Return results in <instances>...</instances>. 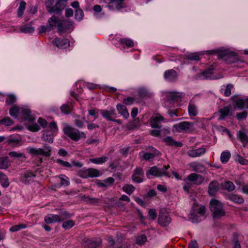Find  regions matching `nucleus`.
I'll return each instance as SVG.
<instances>
[{
    "mask_svg": "<svg viewBox=\"0 0 248 248\" xmlns=\"http://www.w3.org/2000/svg\"><path fill=\"white\" fill-rule=\"evenodd\" d=\"M9 114L12 117L17 119L20 122L27 120L32 122L35 120V117L31 115L30 109L16 105H14L10 108Z\"/></svg>",
    "mask_w": 248,
    "mask_h": 248,
    "instance_id": "1",
    "label": "nucleus"
},
{
    "mask_svg": "<svg viewBox=\"0 0 248 248\" xmlns=\"http://www.w3.org/2000/svg\"><path fill=\"white\" fill-rule=\"evenodd\" d=\"M210 209L214 219L219 218L225 216L223 203L216 199H212L210 203Z\"/></svg>",
    "mask_w": 248,
    "mask_h": 248,
    "instance_id": "2",
    "label": "nucleus"
},
{
    "mask_svg": "<svg viewBox=\"0 0 248 248\" xmlns=\"http://www.w3.org/2000/svg\"><path fill=\"white\" fill-rule=\"evenodd\" d=\"M27 150L28 153L31 155H42L48 157L51 155L52 148L47 144H44L42 148L28 147Z\"/></svg>",
    "mask_w": 248,
    "mask_h": 248,
    "instance_id": "3",
    "label": "nucleus"
},
{
    "mask_svg": "<svg viewBox=\"0 0 248 248\" xmlns=\"http://www.w3.org/2000/svg\"><path fill=\"white\" fill-rule=\"evenodd\" d=\"M63 132L71 140L78 141L82 138L85 139L86 136L83 132L80 131L78 129L71 127L66 126L63 128Z\"/></svg>",
    "mask_w": 248,
    "mask_h": 248,
    "instance_id": "4",
    "label": "nucleus"
},
{
    "mask_svg": "<svg viewBox=\"0 0 248 248\" xmlns=\"http://www.w3.org/2000/svg\"><path fill=\"white\" fill-rule=\"evenodd\" d=\"M205 208L203 206H199L197 202L194 201L193 206L191 210L190 218L193 222L200 221L201 217H204Z\"/></svg>",
    "mask_w": 248,
    "mask_h": 248,
    "instance_id": "5",
    "label": "nucleus"
},
{
    "mask_svg": "<svg viewBox=\"0 0 248 248\" xmlns=\"http://www.w3.org/2000/svg\"><path fill=\"white\" fill-rule=\"evenodd\" d=\"M47 11L49 13L60 14L64 8L61 0L55 2V0H47L45 3Z\"/></svg>",
    "mask_w": 248,
    "mask_h": 248,
    "instance_id": "6",
    "label": "nucleus"
},
{
    "mask_svg": "<svg viewBox=\"0 0 248 248\" xmlns=\"http://www.w3.org/2000/svg\"><path fill=\"white\" fill-rule=\"evenodd\" d=\"M73 25L74 22L71 20H61L59 26L58 33L62 34L68 30H73Z\"/></svg>",
    "mask_w": 248,
    "mask_h": 248,
    "instance_id": "7",
    "label": "nucleus"
},
{
    "mask_svg": "<svg viewBox=\"0 0 248 248\" xmlns=\"http://www.w3.org/2000/svg\"><path fill=\"white\" fill-rule=\"evenodd\" d=\"M146 174L148 179H152L153 177H160L162 175H167V172L165 171L163 169H161L156 166H153L146 171Z\"/></svg>",
    "mask_w": 248,
    "mask_h": 248,
    "instance_id": "8",
    "label": "nucleus"
},
{
    "mask_svg": "<svg viewBox=\"0 0 248 248\" xmlns=\"http://www.w3.org/2000/svg\"><path fill=\"white\" fill-rule=\"evenodd\" d=\"M220 57L228 63H232L237 61V55L233 52L224 51L219 54Z\"/></svg>",
    "mask_w": 248,
    "mask_h": 248,
    "instance_id": "9",
    "label": "nucleus"
},
{
    "mask_svg": "<svg viewBox=\"0 0 248 248\" xmlns=\"http://www.w3.org/2000/svg\"><path fill=\"white\" fill-rule=\"evenodd\" d=\"M171 221V219L168 212L165 210L160 211L158 218V222L160 225L163 227L167 226Z\"/></svg>",
    "mask_w": 248,
    "mask_h": 248,
    "instance_id": "10",
    "label": "nucleus"
},
{
    "mask_svg": "<svg viewBox=\"0 0 248 248\" xmlns=\"http://www.w3.org/2000/svg\"><path fill=\"white\" fill-rule=\"evenodd\" d=\"M144 172L141 168H137L134 171L131 176L132 181L137 183H140L144 181Z\"/></svg>",
    "mask_w": 248,
    "mask_h": 248,
    "instance_id": "11",
    "label": "nucleus"
},
{
    "mask_svg": "<svg viewBox=\"0 0 248 248\" xmlns=\"http://www.w3.org/2000/svg\"><path fill=\"white\" fill-rule=\"evenodd\" d=\"M193 123L189 122L184 121L176 124L174 125L173 128L178 132L188 131L192 127Z\"/></svg>",
    "mask_w": 248,
    "mask_h": 248,
    "instance_id": "12",
    "label": "nucleus"
},
{
    "mask_svg": "<svg viewBox=\"0 0 248 248\" xmlns=\"http://www.w3.org/2000/svg\"><path fill=\"white\" fill-rule=\"evenodd\" d=\"M36 176L35 173L31 171H27L22 174L20 180L22 183L27 184L33 182Z\"/></svg>",
    "mask_w": 248,
    "mask_h": 248,
    "instance_id": "13",
    "label": "nucleus"
},
{
    "mask_svg": "<svg viewBox=\"0 0 248 248\" xmlns=\"http://www.w3.org/2000/svg\"><path fill=\"white\" fill-rule=\"evenodd\" d=\"M6 143L13 147H18L22 144L21 139L16 135H11L6 138Z\"/></svg>",
    "mask_w": 248,
    "mask_h": 248,
    "instance_id": "14",
    "label": "nucleus"
},
{
    "mask_svg": "<svg viewBox=\"0 0 248 248\" xmlns=\"http://www.w3.org/2000/svg\"><path fill=\"white\" fill-rule=\"evenodd\" d=\"M125 0H108V8L110 10H120L124 7Z\"/></svg>",
    "mask_w": 248,
    "mask_h": 248,
    "instance_id": "15",
    "label": "nucleus"
},
{
    "mask_svg": "<svg viewBox=\"0 0 248 248\" xmlns=\"http://www.w3.org/2000/svg\"><path fill=\"white\" fill-rule=\"evenodd\" d=\"M53 44L60 49H64L70 46L69 41L65 38H56L52 42Z\"/></svg>",
    "mask_w": 248,
    "mask_h": 248,
    "instance_id": "16",
    "label": "nucleus"
},
{
    "mask_svg": "<svg viewBox=\"0 0 248 248\" xmlns=\"http://www.w3.org/2000/svg\"><path fill=\"white\" fill-rule=\"evenodd\" d=\"M177 77V73L173 69L167 70L164 73V78L165 79L169 82H173L176 81Z\"/></svg>",
    "mask_w": 248,
    "mask_h": 248,
    "instance_id": "17",
    "label": "nucleus"
},
{
    "mask_svg": "<svg viewBox=\"0 0 248 248\" xmlns=\"http://www.w3.org/2000/svg\"><path fill=\"white\" fill-rule=\"evenodd\" d=\"M102 116L108 121H112L113 118L117 117L115 110L113 108H110L109 110L102 109L101 110Z\"/></svg>",
    "mask_w": 248,
    "mask_h": 248,
    "instance_id": "18",
    "label": "nucleus"
},
{
    "mask_svg": "<svg viewBox=\"0 0 248 248\" xmlns=\"http://www.w3.org/2000/svg\"><path fill=\"white\" fill-rule=\"evenodd\" d=\"M206 152V149L204 147H200L196 149L189 150L187 154L188 156L191 157H196L204 155Z\"/></svg>",
    "mask_w": 248,
    "mask_h": 248,
    "instance_id": "19",
    "label": "nucleus"
},
{
    "mask_svg": "<svg viewBox=\"0 0 248 248\" xmlns=\"http://www.w3.org/2000/svg\"><path fill=\"white\" fill-rule=\"evenodd\" d=\"M61 20V19H59L58 17L53 15L48 19L47 25L51 30L57 28V30L58 31Z\"/></svg>",
    "mask_w": 248,
    "mask_h": 248,
    "instance_id": "20",
    "label": "nucleus"
},
{
    "mask_svg": "<svg viewBox=\"0 0 248 248\" xmlns=\"http://www.w3.org/2000/svg\"><path fill=\"white\" fill-rule=\"evenodd\" d=\"M187 179L189 181L193 182L194 184L197 185H201L204 180V178L203 176L195 173L189 174Z\"/></svg>",
    "mask_w": 248,
    "mask_h": 248,
    "instance_id": "21",
    "label": "nucleus"
},
{
    "mask_svg": "<svg viewBox=\"0 0 248 248\" xmlns=\"http://www.w3.org/2000/svg\"><path fill=\"white\" fill-rule=\"evenodd\" d=\"M164 120L163 116L160 114H157L155 116L152 117L151 119V125L153 128H158L159 127V124L161 122Z\"/></svg>",
    "mask_w": 248,
    "mask_h": 248,
    "instance_id": "22",
    "label": "nucleus"
},
{
    "mask_svg": "<svg viewBox=\"0 0 248 248\" xmlns=\"http://www.w3.org/2000/svg\"><path fill=\"white\" fill-rule=\"evenodd\" d=\"M219 189V185L217 181H212L208 186V193L211 196H215Z\"/></svg>",
    "mask_w": 248,
    "mask_h": 248,
    "instance_id": "23",
    "label": "nucleus"
},
{
    "mask_svg": "<svg viewBox=\"0 0 248 248\" xmlns=\"http://www.w3.org/2000/svg\"><path fill=\"white\" fill-rule=\"evenodd\" d=\"M116 108L118 113L123 116L124 119H127L129 117V112L126 107L124 105L118 104L116 105Z\"/></svg>",
    "mask_w": 248,
    "mask_h": 248,
    "instance_id": "24",
    "label": "nucleus"
},
{
    "mask_svg": "<svg viewBox=\"0 0 248 248\" xmlns=\"http://www.w3.org/2000/svg\"><path fill=\"white\" fill-rule=\"evenodd\" d=\"M44 220L47 224L54 223L56 222H60L59 216L57 215L50 214L46 216Z\"/></svg>",
    "mask_w": 248,
    "mask_h": 248,
    "instance_id": "25",
    "label": "nucleus"
},
{
    "mask_svg": "<svg viewBox=\"0 0 248 248\" xmlns=\"http://www.w3.org/2000/svg\"><path fill=\"white\" fill-rule=\"evenodd\" d=\"M226 198L228 200L238 204H242L244 202L242 197L237 194H229L227 195Z\"/></svg>",
    "mask_w": 248,
    "mask_h": 248,
    "instance_id": "26",
    "label": "nucleus"
},
{
    "mask_svg": "<svg viewBox=\"0 0 248 248\" xmlns=\"http://www.w3.org/2000/svg\"><path fill=\"white\" fill-rule=\"evenodd\" d=\"M188 111L190 117H195L198 113V108L193 101H190L188 106Z\"/></svg>",
    "mask_w": 248,
    "mask_h": 248,
    "instance_id": "27",
    "label": "nucleus"
},
{
    "mask_svg": "<svg viewBox=\"0 0 248 248\" xmlns=\"http://www.w3.org/2000/svg\"><path fill=\"white\" fill-rule=\"evenodd\" d=\"M219 117L218 119L219 120H222L226 118V117L230 113V107H224L218 110Z\"/></svg>",
    "mask_w": 248,
    "mask_h": 248,
    "instance_id": "28",
    "label": "nucleus"
},
{
    "mask_svg": "<svg viewBox=\"0 0 248 248\" xmlns=\"http://www.w3.org/2000/svg\"><path fill=\"white\" fill-rule=\"evenodd\" d=\"M54 134L52 130H46L42 135V140L49 143H52L53 141Z\"/></svg>",
    "mask_w": 248,
    "mask_h": 248,
    "instance_id": "29",
    "label": "nucleus"
},
{
    "mask_svg": "<svg viewBox=\"0 0 248 248\" xmlns=\"http://www.w3.org/2000/svg\"><path fill=\"white\" fill-rule=\"evenodd\" d=\"M163 141L169 146H174L175 147H182L183 146V144L181 142L174 140L170 136H168L165 138Z\"/></svg>",
    "mask_w": 248,
    "mask_h": 248,
    "instance_id": "30",
    "label": "nucleus"
},
{
    "mask_svg": "<svg viewBox=\"0 0 248 248\" xmlns=\"http://www.w3.org/2000/svg\"><path fill=\"white\" fill-rule=\"evenodd\" d=\"M152 153H145L143 155L144 160H149L153 159L159 154V152L154 148H152Z\"/></svg>",
    "mask_w": 248,
    "mask_h": 248,
    "instance_id": "31",
    "label": "nucleus"
},
{
    "mask_svg": "<svg viewBox=\"0 0 248 248\" xmlns=\"http://www.w3.org/2000/svg\"><path fill=\"white\" fill-rule=\"evenodd\" d=\"M0 184L4 188L8 187L10 185L7 176L1 171H0Z\"/></svg>",
    "mask_w": 248,
    "mask_h": 248,
    "instance_id": "32",
    "label": "nucleus"
},
{
    "mask_svg": "<svg viewBox=\"0 0 248 248\" xmlns=\"http://www.w3.org/2000/svg\"><path fill=\"white\" fill-rule=\"evenodd\" d=\"M108 160V157L106 156H102L99 157L90 158V161L95 164H102L105 163Z\"/></svg>",
    "mask_w": 248,
    "mask_h": 248,
    "instance_id": "33",
    "label": "nucleus"
},
{
    "mask_svg": "<svg viewBox=\"0 0 248 248\" xmlns=\"http://www.w3.org/2000/svg\"><path fill=\"white\" fill-rule=\"evenodd\" d=\"M189 167L194 171L200 172L202 169H204V166L197 162H193L189 164Z\"/></svg>",
    "mask_w": 248,
    "mask_h": 248,
    "instance_id": "34",
    "label": "nucleus"
},
{
    "mask_svg": "<svg viewBox=\"0 0 248 248\" xmlns=\"http://www.w3.org/2000/svg\"><path fill=\"white\" fill-rule=\"evenodd\" d=\"M223 189L228 190V191H232L235 188V186L233 183L230 181H226L221 184Z\"/></svg>",
    "mask_w": 248,
    "mask_h": 248,
    "instance_id": "35",
    "label": "nucleus"
},
{
    "mask_svg": "<svg viewBox=\"0 0 248 248\" xmlns=\"http://www.w3.org/2000/svg\"><path fill=\"white\" fill-rule=\"evenodd\" d=\"M237 136L240 140L244 144L248 143V136L247 134L243 131H239L237 134Z\"/></svg>",
    "mask_w": 248,
    "mask_h": 248,
    "instance_id": "36",
    "label": "nucleus"
},
{
    "mask_svg": "<svg viewBox=\"0 0 248 248\" xmlns=\"http://www.w3.org/2000/svg\"><path fill=\"white\" fill-rule=\"evenodd\" d=\"M9 166L7 157H0V169H6Z\"/></svg>",
    "mask_w": 248,
    "mask_h": 248,
    "instance_id": "37",
    "label": "nucleus"
},
{
    "mask_svg": "<svg viewBox=\"0 0 248 248\" xmlns=\"http://www.w3.org/2000/svg\"><path fill=\"white\" fill-rule=\"evenodd\" d=\"M231 157V153L229 151L223 152L220 155V161L222 163H225L227 162Z\"/></svg>",
    "mask_w": 248,
    "mask_h": 248,
    "instance_id": "38",
    "label": "nucleus"
},
{
    "mask_svg": "<svg viewBox=\"0 0 248 248\" xmlns=\"http://www.w3.org/2000/svg\"><path fill=\"white\" fill-rule=\"evenodd\" d=\"M222 87L224 88V95L226 97L230 96L232 94L231 90L233 88V85L232 84H228L226 86L223 85Z\"/></svg>",
    "mask_w": 248,
    "mask_h": 248,
    "instance_id": "39",
    "label": "nucleus"
},
{
    "mask_svg": "<svg viewBox=\"0 0 248 248\" xmlns=\"http://www.w3.org/2000/svg\"><path fill=\"white\" fill-rule=\"evenodd\" d=\"M89 177H97L101 175V173L99 170L96 169L89 168L88 169Z\"/></svg>",
    "mask_w": 248,
    "mask_h": 248,
    "instance_id": "40",
    "label": "nucleus"
},
{
    "mask_svg": "<svg viewBox=\"0 0 248 248\" xmlns=\"http://www.w3.org/2000/svg\"><path fill=\"white\" fill-rule=\"evenodd\" d=\"M119 42L121 44L125 45L127 47H132L134 45V42L130 39L122 38L119 40Z\"/></svg>",
    "mask_w": 248,
    "mask_h": 248,
    "instance_id": "41",
    "label": "nucleus"
},
{
    "mask_svg": "<svg viewBox=\"0 0 248 248\" xmlns=\"http://www.w3.org/2000/svg\"><path fill=\"white\" fill-rule=\"evenodd\" d=\"M123 190L128 195H131L135 190V187L132 185H125L123 187Z\"/></svg>",
    "mask_w": 248,
    "mask_h": 248,
    "instance_id": "42",
    "label": "nucleus"
},
{
    "mask_svg": "<svg viewBox=\"0 0 248 248\" xmlns=\"http://www.w3.org/2000/svg\"><path fill=\"white\" fill-rule=\"evenodd\" d=\"M26 5V3L25 1H22L20 2L17 11V16L18 17H22L24 14V11L25 9Z\"/></svg>",
    "mask_w": 248,
    "mask_h": 248,
    "instance_id": "43",
    "label": "nucleus"
},
{
    "mask_svg": "<svg viewBox=\"0 0 248 248\" xmlns=\"http://www.w3.org/2000/svg\"><path fill=\"white\" fill-rule=\"evenodd\" d=\"M13 124V121L9 117H6L2 119H0V124H3L5 126H11Z\"/></svg>",
    "mask_w": 248,
    "mask_h": 248,
    "instance_id": "44",
    "label": "nucleus"
},
{
    "mask_svg": "<svg viewBox=\"0 0 248 248\" xmlns=\"http://www.w3.org/2000/svg\"><path fill=\"white\" fill-rule=\"evenodd\" d=\"M72 216V214H70L65 211L61 212L60 214L58 215V216H59V218L60 219V222L63 221L66 219L71 217Z\"/></svg>",
    "mask_w": 248,
    "mask_h": 248,
    "instance_id": "45",
    "label": "nucleus"
},
{
    "mask_svg": "<svg viewBox=\"0 0 248 248\" xmlns=\"http://www.w3.org/2000/svg\"><path fill=\"white\" fill-rule=\"evenodd\" d=\"M61 110L63 113L68 114L71 112V105L70 104H63L61 107Z\"/></svg>",
    "mask_w": 248,
    "mask_h": 248,
    "instance_id": "46",
    "label": "nucleus"
},
{
    "mask_svg": "<svg viewBox=\"0 0 248 248\" xmlns=\"http://www.w3.org/2000/svg\"><path fill=\"white\" fill-rule=\"evenodd\" d=\"M27 227V225L24 224H19L12 227L10 229V231L11 232H16L21 229H25Z\"/></svg>",
    "mask_w": 248,
    "mask_h": 248,
    "instance_id": "47",
    "label": "nucleus"
},
{
    "mask_svg": "<svg viewBox=\"0 0 248 248\" xmlns=\"http://www.w3.org/2000/svg\"><path fill=\"white\" fill-rule=\"evenodd\" d=\"M16 101V97L14 94H9L6 98V103L7 105H12Z\"/></svg>",
    "mask_w": 248,
    "mask_h": 248,
    "instance_id": "48",
    "label": "nucleus"
},
{
    "mask_svg": "<svg viewBox=\"0 0 248 248\" xmlns=\"http://www.w3.org/2000/svg\"><path fill=\"white\" fill-rule=\"evenodd\" d=\"M61 180V185L62 186H68L70 185L69 178L63 174H61L58 176Z\"/></svg>",
    "mask_w": 248,
    "mask_h": 248,
    "instance_id": "49",
    "label": "nucleus"
},
{
    "mask_svg": "<svg viewBox=\"0 0 248 248\" xmlns=\"http://www.w3.org/2000/svg\"><path fill=\"white\" fill-rule=\"evenodd\" d=\"M75 225V222L72 220H68L64 221L62 225V227L65 230L70 229L72 228Z\"/></svg>",
    "mask_w": 248,
    "mask_h": 248,
    "instance_id": "50",
    "label": "nucleus"
},
{
    "mask_svg": "<svg viewBox=\"0 0 248 248\" xmlns=\"http://www.w3.org/2000/svg\"><path fill=\"white\" fill-rule=\"evenodd\" d=\"M9 155L14 158H26L25 155L22 153H19L15 151L10 152L8 154Z\"/></svg>",
    "mask_w": 248,
    "mask_h": 248,
    "instance_id": "51",
    "label": "nucleus"
},
{
    "mask_svg": "<svg viewBox=\"0 0 248 248\" xmlns=\"http://www.w3.org/2000/svg\"><path fill=\"white\" fill-rule=\"evenodd\" d=\"M146 241L147 237L144 234L139 235L136 238V243L140 245H143Z\"/></svg>",
    "mask_w": 248,
    "mask_h": 248,
    "instance_id": "52",
    "label": "nucleus"
},
{
    "mask_svg": "<svg viewBox=\"0 0 248 248\" xmlns=\"http://www.w3.org/2000/svg\"><path fill=\"white\" fill-rule=\"evenodd\" d=\"M83 16L84 13L82 10L80 8L77 9L75 13V18L78 21H80L83 19Z\"/></svg>",
    "mask_w": 248,
    "mask_h": 248,
    "instance_id": "53",
    "label": "nucleus"
},
{
    "mask_svg": "<svg viewBox=\"0 0 248 248\" xmlns=\"http://www.w3.org/2000/svg\"><path fill=\"white\" fill-rule=\"evenodd\" d=\"M181 98V95L179 93H172L168 95V99L170 101H178Z\"/></svg>",
    "mask_w": 248,
    "mask_h": 248,
    "instance_id": "54",
    "label": "nucleus"
},
{
    "mask_svg": "<svg viewBox=\"0 0 248 248\" xmlns=\"http://www.w3.org/2000/svg\"><path fill=\"white\" fill-rule=\"evenodd\" d=\"M56 162L58 163L59 165H60L62 166L66 167V168H71L72 167V165L70 163L67 161H65L62 159H57L56 160Z\"/></svg>",
    "mask_w": 248,
    "mask_h": 248,
    "instance_id": "55",
    "label": "nucleus"
},
{
    "mask_svg": "<svg viewBox=\"0 0 248 248\" xmlns=\"http://www.w3.org/2000/svg\"><path fill=\"white\" fill-rule=\"evenodd\" d=\"M135 101V99L132 97H128L124 98L123 100V103L124 104L129 106L133 104Z\"/></svg>",
    "mask_w": 248,
    "mask_h": 248,
    "instance_id": "56",
    "label": "nucleus"
},
{
    "mask_svg": "<svg viewBox=\"0 0 248 248\" xmlns=\"http://www.w3.org/2000/svg\"><path fill=\"white\" fill-rule=\"evenodd\" d=\"M235 160L242 165H248V160L246 159H245L244 158H243L242 156L239 155H236Z\"/></svg>",
    "mask_w": 248,
    "mask_h": 248,
    "instance_id": "57",
    "label": "nucleus"
},
{
    "mask_svg": "<svg viewBox=\"0 0 248 248\" xmlns=\"http://www.w3.org/2000/svg\"><path fill=\"white\" fill-rule=\"evenodd\" d=\"M89 170L83 169L78 172V176L83 178H87L89 177V174H88Z\"/></svg>",
    "mask_w": 248,
    "mask_h": 248,
    "instance_id": "58",
    "label": "nucleus"
},
{
    "mask_svg": "<svg viewBox=\"0 0 248 248\" xmlns=\"http://www.w3.org/2000/svg\"><path fill=\"white\" fill-rule=\"evenodd\" d=\"M21 32L23 33H32L34 31V29L31 26H25L21 28Z\"/></svg>",
    "mask_w": 248,
    "mask_h": 248,
    "instance_id": "59",
    "label": "nucleus"
},
{
    "mask_svg": "<svg viewBox=\"0 0 248 248\" xmlns=\"http://www.w3.org/2000/svg\"><path fill=\"white\" fill-rule=\"evenodd\" d=\"M246 104V100L238 99L236 100V106L240 109H243Z\"/></svg>",
    "mask_w": 248,
    "mask_h": 248,
    "instance_id": "60",
    "label": "nucleus"
},
{
    "mask_svg": "<svg viewBox=\"0 0 248 248\" xmlns=\"http://www.w3.org/2000/svg\"><path fill=\"white\" fill-rule=\"evenodd\" d=\"M99 140L90 138L86 140L85 144L87 145L94 144L97 145L99 143Z\"/></svg>",
    "mask_w": 248,
    "mask_h": 248,
    "instance_id": "61",
    "label": "nucleus"
},
{
    "mask_svg": "<svg viewBox=\"0 0 248 248\" xmlns=\"http://www.w3.org/2000/svg\"><path fill=\"white\" fill-rule=\"evenodd\" d=\"M148 215L152 220H155L157 217V213L155 209H150L149 210Z\"/></svg>",
    "mask_w": 248,
    "mask_h": 248,
    "instance_id": "62",
    "label": "nucleus"
},
{
    "mask_svg": "<svg viewBox=\"0 0 248 248\" xmlns=\"http://www.w3.org/2000/svg\"><path fill=\"white\" fill-rule=\"evenodd\" d=\"M213 69L212 68H209L207 70H204L202 74L206 78H209L211 77L213 73Z\"/></svg>",
    "mask_w": 248,
    "mask_h": 248,
    "instance_id": "63",
    "label": "nucleus"
},
{
    "mask_svg": "<svg viewBox=\"0 0 248 248\" xmlns=\"http://www.w3.org/2000/svg\"><path fill=\"white\" fill-rule=\"evenodd\" d=\"M40 129V126L36 123H33L29 126V129L30 131L37 132Z\"/></svg>",
    "mask_w": 248,
    "mask_h": 248,
    "instance_id": "64",
    "label": "nucleus"
}]
</instances>
